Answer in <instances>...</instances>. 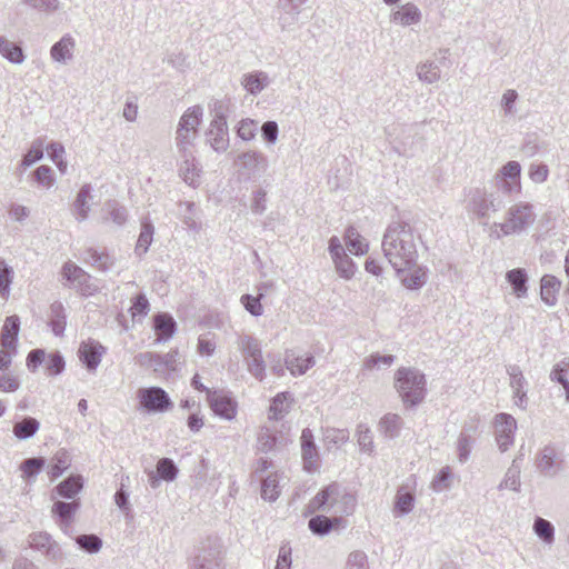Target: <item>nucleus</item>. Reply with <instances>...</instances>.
Masks as SVG:
<instances>
[{"mask_svg": "<svg viewBox=\"0 0 569 569\" xmlns=\"http://www.w3.org/2000/svg\"><path fill=\"white\" fill-rule=\"evenodd\" d=\"M89 199H91V186L83 184L78 191L76 200L72 204V213L79 222L84 221L89 216Z\"/></svg>", "mask_w": 569, "mask_h": 569, "instance_id": "a878e982", "label": "nucleus"}, {"mask_svg": "<svg viewBox=\"0 0 569 569\" xmlns=\"http://www.w3.org/2000/svg\"><path fill=\"white\" fill-rule=\"evenodd\" d=\"M0 53L3 58L17 64L22 63L26 58L21 46L2 36L0 37Z\"/></svg>", "mask_w": 569, "mask_h": 569, "instance_id": "58836bf2", "label": "nucleus"}, {"mask_svg": "<svg viewBox=\"0 0 569 569\" xmlns=\"http://www.w3.org/2000/svg\"><path fill=\"white\" fill-rule=\"evenodd\" d=\"M346 569H369L367 555L363 551H353L347 559Z\"/></svg>", "mask_w": 569, "mask_h": 569, "instance_id": "774afa93", "label": "nucleus"}, {"mask_svg": "<svg viewBox=\"0 0 569 569\" xmlns=\"http://www.w3.org/2000/svg\"><path fill=\"white\" fill-rule=\"evenodd\" d=\"M202 117L203 109L199 104L189 107L180 117L174 138L176 148L180 157H189V151H192Z\"/></svg>", "mask_w": 569, "mask_h": 569, "instance_id": "7ed1b4c3", "label": "nucleus"}, {"mask_svg": "<svg viewBox=\"0 0 569 569\" xmlns=\"http://www.w3.org/2000/svg\"><path fill=\"white\" fill-rule=\"evenodd\" d=\"M278 438L270 428L262 427L258 435V450L269 452L277 446Z\"/></svg>", "mask_w": 569, "mask_h": 569, "instance_id": "4d7b16f0", "label": "nucleus"}, {"mask_svg": "<svg viewBox=\"0 0 569 569\" xmlns=\"http://www.w3.org/2000/svg\"><path fill=\"white\" fill-rule=\"evenodd\" d=\"M427 282V269L418 266L413 268L403 279L402 283L407 289L418 290Z\"/></svg>", "mask_w": 569, "mask_h": 569, "instance_id": "37998d69", "label": "nucleus"}, {"mask_svg": "<svg viewBox=\"0 0 569 569\" xmlns=\"http://www.w3.org/2000/svg\"><path fill=\"white\" fill-rule=\"evenodd\" d=\"M507 372L510 376V386L513 389V397L516 405L522 406L527 398V391L525 387L527 385L526 379L519 366L510 365L507 367Z\"/></svg>", "mask_w": 569, "mask_h": 569, "instance_id": "b1692460", "label": "nucleus"}, {"mask_svg": "<svg viewBox=\"0 0 569 569\" xmlns=\"http://www.w3.org/2000/svg\"><path fill=\"white\" fill-rule=\"evenodd\" d=\"M535 466L542 477L555 478L565 469L563 455L553 445H547L537 452Z\"/></svg>", "mask_w": 569, "mask_h": 569, "instance_id": "1a4fd4ad", "label": "nucleus"}, {"mask_svg": "<svg viewBox=\"0 0 569 569\" xmlns=\"http://www.w3.org/2000/svg\"><path fill=\"white\" fill-rule=\"evenodd\" d=\"M237 163L241 170L249 174L263 172L268 168L267 157L262 152L256 150H249L240 153L237 158Z\"/></svg>", "mask_w": 569, "mask_h": 569, "instance_id": "6ab92c4d", "label": "nucleus"}, {"mask_svg": "<svg viewBox=\"0 0 569 569\" xmlns=\"http://www.w3.org/2000/svg\"><path fill=\"white\" fill-rule=\"evenodd\" d=\"M20 330V319L13 315L7 317L0 333V343L6 349H16Z\"/></svg>", "mask_w": 569, "mask_h": 569, "instance_id": "5701e85b", "label": "nucleus"}, {"mask_svg": "<svg viewBox=\"0 0 569 569\" xmlns=\"http://www.w3.org/2000/svg\"><path fill=\"white\" fill-rule=\"evenodd\" d=\"M403 420L396 413H387L380 420V428L383 433L389 438H396L399 436Z\"/></svg>", "mask_w": 569, "mask_h": 569, "instance_id": "c03bdc74", "label": "nucleus"}, {"mask_svg": "<svg viewBox=\"0 0 569 569\" xmlns=\"http://www.w3.org/2000/svg\"><path fill=\"white\" fill-rule=\"evenodd\" d=\"M395 387L406 406L416 407L427 393L426 376L417 368L401 367L395 373Z\"/></svg>", "mask_w": 569, "mask_h": 569, "instance_id": "f03ea898", "label": "nucleus"}, {"mask_svg": "<svg viewBox=\"0 0 569 569\" xmlns=\"http://www.w3.org/2000/svg\"><path fill=\"white\" fill-rule=\"evenodd\" d=\"M29 546L41 551L50 560L57 561L63 557V552L51 536L47 532H38L29 536Z\"/></svg>", "mask_w": 569, "mask_h": 569, "instance_id": "2eb2a0df", "label": "nucleus"}, {"mask_svg": "<svg viewBox=\"0 0 569 569\" xmlns=\"http://www.w3.org/2000/svg\"><path fill=\"white\" fill-rule=\"evenodd\" d=\"M415 498L410 492H398L395 502V512L400 516L409 513L413 508Z\"/></svg>", "mask_w": 569, "mask_h": 569, "instance_id": "0e129e2a", "label": "nucleus"}, {"mask_svg": "<svg viewBox=\"0 0 569 569\" xmlns=\"http://www.w3.org/2000/svg\"><path fill=\"white\" fill-rule=\"evenodd\" d=\"M62 276L84 297L92 296L98 291V287L90 282L91 276L71 261L62 266Z\"/></svg>", "mask_w": 569, "mask_h": 569, "instance_id": "9d476101", "label": "nucleus"}, {"mask_svg": "<svg viewBox=\"0 0 569 569\" xmlns=\"http://www.w3.org/2000/svg\"><path fill=\"white\" fill-rule=\"evenodd\" d=\"M43 150H44V138H37L32 141L30 148L28 149L27 153L23 154L20 167L22 170H26L30 166H32L34 162L41 160L43 158Z\"/></svg>", "mask_w": 569, "mask_h": 569, "instance_id": "a19ab883", "label": "nucleus"}, {"mask_svg": "<svg viewBox=\"0 0 569 569\" xmlns=\"http://www.w3.org/2000/svg\"><path fill=\"white\" fill-rule=\"evenodd\" d=\"M293 399L288 391L280 392L273 397L269 408V419L270 420H280L282 419L290 410V406Z\"/></svg>", "mask_w": 569, "mask_h": 569, "instance_id": "2f4dec72", "label": "nucleus"}, {"mask_svg": "<svg viewBox=\"0 0 569 569\" xmlns=\"http://www.w3.org/2000/svg\"><path fill=\"white\" fill-rule=\"evenodd\" d=\"M237 346L242 353L249 373L262 381L266 378V363L260 341L250 335H241L238 337Z\"/></svg>", "mask_w": 569, "mask_h": 569, "instance_id": "0eeeda50", "label": "nucleus"}, {"mask_svg": "<svg viewBox=\"0 0 569 569\" xmlns=\"http://www.w3.org/2000/svg\"><path fill=\"white\" fill-rule=\"evenodd\" d=\"M50 325L56 336H61L66 328V316L61 302H54L50 307Z\"/></svg>", "mask_w": 569, "mask_h": 569, "instance_id": "a18cd8bd", "label": "nucleus"}, {"mask_svg": "<svg viewBox=\"0 0 569 569\" xmlns=\"http://www.w3.org/2000/svg\"><path fill=\"white\" fill-rule=\"evenodd\" d=\"M418 78L427 83H435L440 79V68L435 62H425L417 68Z\"/></svg>", "mask_w": 569, "mask_h": 569, "instance_id": "09e8293b", "label": "nucleus"}, {"mask_svg": "<svg viewBox=\"0 0 569 569\" xmlns=\"http://www.w3.org/2000/svg\"><path fill=\"white\" fill-rule=\"evenodd\" d=\"M76 42L70 34H64L58 42L50 49L51 58L57 62H66L72 58V51Z\"/></svg>", "mask_w": 569, "mask_h": 569, "instance_id": "7c9ffc66", "label": "nucleus"}, {"mask_svg": "<svg viewBox=\"0 0 569 569\" xmlns=\"http://www.w3.org/2000/svg\"><path fill=\"white\" fill-rule=\"evenodd\" d=\"M333 263H335L337 273L341 278H343L346 280H350L351 278H353L356 270H357V266L347 253L338 257L337 260H333Z\"/></svg>", "mask_w": 569, "mask_h": 569, "instance_id": "49530a36", "label": "nucleus"}, {"mask_svg": "<svg viewBox=\"0 0 569 569\" xmlns=\"http://www.w3.org/2000/svg\"><path fill=\"white\" fill-rule=\"evenodd\" d=\"M315 363L316 361L312 355L295 356L287 351L284 365L293 376L305 375L308 369L315 366Z\"/></svg>", "mask_w": 569, "mask_h": 569, "instance_id": "bb28decb", "label": "nucleus"}, {"mask_svg": "<svg viewBox=\"0 0 569 569\" xmlns=\"http://www.w3.org/2000/svg\"><path fill=\"white\" fill-rule=\"evenodd\" d=\"M518 92L513 89H508L503 92L500 101L503 114L506 117L512 116L516 112V102L518 100Z\"/></svg>", "mask_w": 569, "mask_h": 569, "instance_id": "338daca9", "label": "nucleus"}, {"mask_svg": "<svg viewBox=\"0 0 569 569\" xmlns=\"http://www.w3.org/2000/svg\"><path fill=\"white\" fill-rule=\"evenodd\" d=\"M138 398L149 412H164L173 406L168 393L160 387L142 388L138 391Z\"/></svg>", "mask_w": 569, "mask_h": 569, "instance_id": "9b49d317", "label": "nucleus"}, {"mask_svg": "<svg viewBox=\"0 0 569 569\" xmlns=\"http://www.w3.org/2000/svg\"><path fill=\"white\" fill-rule=\"evenodd\" d=\"M561 288V281L552 276L545 274L540 280V297L547 306L557 303V295Z\"/></svg>", "mask_w": 569, "mask_h": 569, "instance_id": "393cba45", "label": "nucleus"}, {"mask_svg": "<svg viewBox=\"0 0 569 569\" xmlns=\"http://www.w3.org/2000/svg\"><path fill=\"white\" fill-rule=\"evenodd\" d=\"M300 440L305 469L313 471L318 467L319 452L315 443L312 431L309 428H305L301 432Z\"/></svg>", "mask_w": 569, "mask_h": 569, "instance_id": "412c9836", "label": "nucleus"}, {"mask_svg": "<svg viewBox=\"0 0 569 569\" xmlns=\"http://www.w3.org/2000/svg\"><path fill=\"white\" fill-rule=\"evenodd\" d=\"M69 466H70L69 453L64 450L58 451L54 455L52 462L49 467L50 477L52 479L58 478L59 476H61L63 473V471H66L68 469Z\"/></svg>", "mask_w": 569, "mask_h": 569, "instance_id": "de8ad7c7", "label": "nucleus"}, {"mask_svg": "<svg viewBox=\"0 0 569 569\" xmlns=\"http://www.w3.org/2000/svg\"><path fill=\"white\" fill-rule=\"evenodd\" d=\"M264 297L263 293H259L258 296L252 295H243L241 297V303L244 309L252 316L259 317L263 313V307L261 305V299Z\"/></svg>", "mask_w": 569, "mask_h": 569, "instance_id": "6e6d98bb", "label": "nucleus"}, {"mask_svg": "<svg viewBox=\"0 0 569 569\" xmlns=\"http://www.w3.org/2000/svg\"><path fill=\"white\" fill-rule=\"evenodd\" d=\"M452 473L449 467H443L440 471L435 476L431 482V488L436 492H441L450 487Z\"/></svg>", "mask_w": 569, "mask_h": 569, "instance_id": "e2e57ef3", "label": "nucleus"}, {"mask_svg": "<svg viewBox=\"0 0 569 569\" xmlns=\"http://www.w3.org/2000/svg\"><path fill=\"white\" fill-rule=\"evenodd\" d=\"M74 540L78 547L88 553H97L102 547V540L96 535H80Z\"/></svg>", "mask_w": 569, "mask_h": 569, "instance_id": "8fccbe9b", "label": "nucleus"}, {"mask_svg": "<svg viewBox=\"0 0 569 569\" xmlns=\"http://www.w3.org/2000/svg\"><path fill=\"white\" fill-rule=\"evenodd\" d=\"M208 142L217 152H224L229 147V131L227 124V107L217 101L213 107V119L207 131Z\"/></svg>", "mask_w": 569, "mask_h": 569, "instance_id": "6e6552de", "label": "nucleus"}, {"mask_svg": "<svg viewBox=\"0 0 569 569\" xmlns=\"http://www.w3.org/2000/svg\"><path fill=\"white\" fill-rule=\"evenodd\" d=\"M532 530L546 545H551L555 541V527L549 520L536 517Z\"/></svg>", "mask_w": 569, "mask_h": 569, "instance_id": "79ce46f5", "label": "nucleus"}, {"mask_svg": "<svg viewBox=\"0 0 569 569\" xmlns=\"http://www.w3.org/2000/svg\"><path fill=\"white\" fill-rule=\"evenodd\" d=\"M516 430L517 421L511 415L502 412L495 417L496 442L501 452L513 445Z\"/></svg>", "mask_w": 569, "mask_h": 569, "instance_id": "f8f14e48", "label": "nucleus"}, {"mask_svg": "<svg viewBox=\"0 0 569 569\" xmlns=\"http://www.w3.org/2000/svg\"><path fill=\"white\" fill-rule=\"evenodd\" d=\"M357 436L361 450L371 453L373 450V436L371 430L365 425H359Z\"/></svg>", "mask_w": 569, "mask_h": 569, "instance_id": "69168bd1", "label": "nucleus"}, {"mask_svg": "<svg viewBox=\"0 0 569 569\" xmlns=\"http://www.w3.org/2000/svg\"><path fill=\"white\" fill-rule=\"evenodd\" d=\"M519 459L520 458L512 460L511 466L508 468L502 481L498 486L499 490H503V489H509V490H513V491L520 490L521 467L519 465Z\"/></svg>", "mask_w": 569, "mask_h": 569, "instance_id": "4c0bfd02", "label": "nucleus"}, {"mask_svg": "<svg viewBox=\"0 0 569 569\" xmlns=\"http://www.w3.org/2000/svg\"><path fill=\"white\" fill-rule=\"evenodd\" d=\"M472 445V437L463 430L457 441L458 459L461 463L468 461Z\"/></svg>", "mask_w": 569, "mask_h": 569, "instance_id": "13d9d810", "label": "nucleus"}, {"mask_svg": "<svg viewBox=\"0 0 569 569\" xmlns=\"http://www.w3.org/2000/svg\"><path fill=\"white\" fill-rule=\"evenodd\" d=\"M153 232L154 227L152 222L147 218L143 219L141 222V231L134 248V252L137 256L141 257L148 251L152 242Z\"/></svg>", "mask_w": 569, "mask_h": 569, "instance_id": "ea45409f", "label": "nucleus"}, {"mask_svg": "<svg viewBox=\"0 0 569 569\" xmlns=\"http://www.w3.org/2000/svg\"><path fill=\"white\" fill-rule=\"evenodd\" d=\"M82 487L83 481L81 476H69L56 487V491L62 498L73 499Z\"/></svg>", "mask_w": 569, "mask_h": 569, "instance_id": "e433bc0d", "label": "nucleus"}, {"mask_svg": "<svg viewBox=\"0 0 569 569\" xmlns=\"http://www.w3.org/2000/svg\"><path fill=\"white\" fill-rule=\"evenodd\" d=\"M157 473L164 481H173L178 475V468L172 459L161 458L157 462Z\"/></svg>", "mask_w": 569, "mask_h": 569, "instance_id": "3c124183", "label": "nucleus"}, {"mask_svg": "<svg viewBox=\"0 0 569 569\" xmlns=\"http://www.w3.org/2000/svg\"><path fill=\"white\" fill-rule=\"evenodd\" d=\"M308 0H278L277 7L281 11L278 22L282 30L297 23L301 7Z\"/></svg>", "mask_w": 569, "mask_h": 569, "instance_id": "a211bd4d", "label": "nucleus"}, {"mask_svg": "<svg viewBox=\"0 0 569 569\" xmlns=\"http://www.w3.org/2000/svg\"><path fill=\"white\" fill-rule=\"evenodd\" d=\"M470 210L480 219H488L490 212H497L502 208V200L495 193L476 190L469 203Z\"/></svg>", "mask_w": 569, "mask_h": 569, "instance_id": "ddd939ff", "label": "nucleus"}, {"mask_svg": "<svg viewBox=\"0 0 569 569\" xmlns=\"http://www.w3.org/2000/svg\"><path fill=\"white\" fill-rule=\"evenodd\" d=\"M79 501H56L52 507V512L59 518L62 530L67 531L70 527L76 511L79 509Z\"/></svg>", "mask_w": 569, "mask_h": 569, "instance_id": "cd10ccee", "label": "nucleus"}, {"mask_svg": "<svg viewBox=\"0 0 569 569\" xmlns=\"http://www.w3.org/2000/svg\"><path fill=\"white\" fill-rule=\"evenodd\" d=\"M536 218L533 204L519 201L509 207L505 221L495 223V227L500 229L501 236L519 234L531 227ZM498 238H500V234H498Z\"/></svg>", "mask_w": 569, "mask_h": 569, "instance_id": "39448f33", "label": "nucleus"}, {"mask_svg": "<svg viewBox=\"0 0 569 569\" xmlns=\"http://www.w3.org/2000/svg\"><path fill=\"white\" fill-rule=\"evenodd\" d=\"M182 159L179 172L186 183L196 187L199 183L200 168L196 162L192 151H189V157H180Z\"/></svg>", "mask_w": 569, "mask_h": 569, "instance_id": "c85d7f7f", "label": "nucleus"}, {"mask_svg": "<svg viewBox=\"0 0 569 569\" xmlns=\"http://www.w3.org/2000/svg\"><path fill=\"white\" fill-rule=\"evenodd\" d=\"M40 429V422L33 417H23L13 423L12 432L19 440L32 438Z\"/></svg>", "mask_w": 569, "mask_h": 569, "instance_id": "473e14b6", "label": "nucleus"}, {"mask_svg": "<svg viewBox=\"0 0 569 569\" xmlns=\"http://www.w3.org/2000/svg\"><path fill=\"white\" fill-rule=\"evenodd\" d=\"M207 400L214 415L232 420L237 413V402L223 391L207 390Z\"/></svg>", "mask_w": 569, "mask_h": 569, "instance_id": "4468645a", "label": "nucleus"}, {"mask_svg": "<svg viewBox=\"0 0 569 569\" xmlns=\"http://www.w3.org/2000/svg\"><path fill=\"white\" fill-rule=\"evenodd\" d=\"M520 173L521 166L518 161L511 160L501 167L497 176L503 180L501 186L503 192H520Z\"/></svg>", "mask_w": 569, "mask_h": 569, "instance_id": "f3484780", "label": "nucleus"}, {"mask_svg": "<svg viewBox=\"0 0 569 569\" xmlns=\"http://www.w3.org/2000/svg\"><path fill=\"white\" fill-rule=\"evenodd\" d=\"M152 328L156 333V342H167L177 331V322L168 312H158L153 316Z\"/></svg>", "mask_w": 569, "mask_h": 569, "instance_id": "aec40b11", "label": "nucleus"}, {"mask_svg": "<svg viewBox=\"0 0 569 569\" xmlns=\"http://www.w3.org/2000/svg\"><path fill=\"white\" fill-rule=\"evenodd\" d=\"M106 348L97 341L82 342L79 348V357L89 371H94L104 353Z\"/></svg>", "mask_w": 569, "mask_h": 569, "instance_id": "4be33fe9", "label": "nucleus"}, {"mask_svg": "<svg viewBox=\"0 0 569 569\" xmlns=\"http://www.w3.org/2000/svg\"><path fill=\"white\" fill-rule=\"evenodd\" d=\"M106 208L109 212V218L117 224L122 226L126 223L128 218L127 209L123 206H119L117 201H108Z\"/></svg>", "mask_w": 569, "mask_h": 569, "instance_id": "680f3d73", "label": "nucleus"}, {"mask_svg": "<svg viewBox=\"0 0 569 569\" xmlns=\"http://www.w3.org/2000/svg\"><path fill=\"white\" fill-rule=\"evenodd\" d=\"M32 176H33L34 181L38 184H40L47 189L51 188L56 182L53 170L49 166H46V164L38 167L33 171Z\"/></svg>", "mask_w": 569, "mask_h": 569, "instance_id": "5fc2aeb1", "label": "nucleus"}, {"mask_svg": "<svg viewBox=\"0 0 569 569\" xmlns=\"http://www.w3.org/2000/svg\"><path fill=\"white\" fill-rule=\"evenodd\" d=\"M241 83L250 94L256 96L269 86L270 80L266 72L256 71L243 74Z\"/></svg>", "mask_w": 569, "mask_h": 569, "instance_id": "72a5a7b5", "label": "nucleus"}, {"mask_svg": "<svg viewBox=\"0 0 569 569\" xmlns=\"http://www.w3.org/2000/svg\"><path fill=\"white\" fill-rule=\"evenodd\" d=\"M86 253L88 256V261L101 271H108L113 264V261L108 254L100 253L93 248L87 249Z\"/></svg>", "mask_w": 569, "mask_h": 569, "instance_id": "864d4df0", "label": "nucleus"}, {"mask_svg": "<svg viewBox=\"0 0 569 569\" xmlns=\"http://www.w3.org/2000/svg\"><path fill=\"white\" fill-rule=\"evenodd\" d=\"M13 279V270L3 259H0V296L6 298L9 295Z\"/></svg>", "mask_w": 569, "mask_h": 569, "instance_id": "bf43d9fd", "label": "nucleus"}, {"mask_svg": "<svg viewBox=\"0 0 569 569\" xmlns=\"http://www.w3.org/2000/svg\"><path fill=\"white\" fill-rule=\"evenodd\" d=\"M420 234L407 221H392L386 229L381 247L385 258L395 270L401 271L416 264L417 241Z\"/></svg>", "mask_w": 569, "mask_h": 569, "instance_id": "f257e3e1", "label": "nucleus"}, {"mask_svg": "<svg viewBox=\"0 0 569 569\" xmlns=\"http://www.w3.org/2000/svg\"><path fill=\"white\" fill-rule=\"evenodd\" d=\"M328 498L338 499L337 509H335V516L351 515L356 508V497L347 492L337 482H332L320 490L308 503V512L315 513L320 509L325 508Z\"/></svg>", "mask_w": 569, "mask_h": 569, "instance_id": "423d86ee", "label": "nucleus"}, {"mask_svg": "<svg viewBox=\"0 0 569 569\" xmlns=\"http://www.w3.org/2000/svg\"><path fill=\"white\" fill-rule=\"evenodd\" d=\"M506 279L510 283L513 293L518 298H523L527 296L528 287V274L527 271L522 268L511 269L506 273Z\"/></svg>", "mask_w": 569, "mask_h": 569, "instance_id": "f704fd0d", "label": "nucleus"}, {"mask_svg": "<svg viewBox=\"0 0 569 569\" xmlns=\"http://www.w3.org/2000/svg\"><path fill=\"white\" fill-rule=\"evenodd\" d=\"M44 462L46 461L42 457L24 459L20 465L23 477L27 479L36 477L44 467Z\"/></svg>", "mask_w": 569, "mask_h": 569, "instance_id": "603ef678", "label": "nucleus"}, {"mask_svg": "<svg viewBox=\"0 0 569 569\" xmlns=\"http://www.w3.org/2000/svg\"><path fill=\"white\" fill-rule=\"evenodd\" d=\"M261 497L269 501H274L279 497L278 481L276 476L269 475L262 480Z\"/></svg>", "mask_w": 569, "mask_h": 569, "instance_id": "052dcab7", "label": "nucleus"}, {"mask_svg": "<svg viewBox=\"0 0 569 569\" xmlns=\"http://www.w3.org/2000/svg\"><path fill=\"white\" fill-rule=\"evenodd\" d=\"M345 241H346V246H347L348 250L352 254H356V256H362V254L367 253V251L369 249L368 243L365 242L361 234L352 226H349L346 229Z\"/></svg>", "mask_w": 569, "mask_h": 569, "instance_id": "c9c22d12", "label": "nucleus"}, {"mask_svg": "<svg viewBox=\"0 0 569 569\" xmlns=\"http://www.w3.org/2000/svg\"><path fill=\"white\" fill-rule=\"evenodd\" d=\"M224 546L220 538L208 537L194 549L188 569H224Z\"/></svg>", "mask_w": 569, "mask_h": 569, "instance_id": "20e7f679", "label": "nucleus"}, {"mask_svg": "<svg viewBox=\"0 0 569 569\" xmlns=\"http://www.w3.org/2000/svg\"><path fill=\"white\" fill-rule=\"evenodd\" d=\"M391 20L401 26L416 24L421 20V12L413 3H406L396 10Z\"/></svg>", "mask_w": 569, "mask_h": 569, "instance_id": "c756f323", "label": "nucleus"}, {"mask_svg": "<svg viewBox=\"0 0 569 569\" xmlns=\"http://www.w3.org/2000/svg\"><path fill=\"white\" fill-rule=\"evenodd\" d=\"M347 520L341 516L327 517L325 515H317L311 517L308 522L310 531L316 536H327L333 529L345 528Z\"/></svg>", "mask_w": 569, "mask_h": 569, "instance_id": "dca6fc26", "label": "nucleus"}]
</instances>
